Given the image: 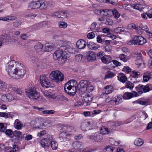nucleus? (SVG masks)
<instances>
[{"label":"nucleus","instance_id":"obj_21","mask_svg":"<svg viewBox=\"0 0 152 152\" xmlns=\"http://www.w3.org/2000/svg\"><path fill=\"white\" fill-rule=\"evenodd\" d=\"M88 47L91 50H95L98 49L99 47L98 45L94 43L93 42H89L87 45Z\"/></svg>","mask_w":152,"mask_h":152},{"label":"nucleus","instance_id":"obj_46","mask_svg":"<svg viewBox=\"0 0 152 152\" xmlns=\"http://www.w3.org/2000/svg\"><path fill=\"white\" fill-rule=\"evenodd\" d=\"M50 145L53 150H56L57 148L58 144L55 141L53 140L52 143H51Z\"/></svg>","mask_w":152,"mask_h":152},{"label":"nucleus","instance_id":"obj_34","mask_svg":"<svg viewBox=\"0 0 152 152\" xmlns=\"http://www.w3.org/2000/svg\"><path fill=\"white\" fill-rule=\"evenodd\" d=\"M39 8L41 10H44L47 7V5L46 3L40 1V4H39Z\"/></svg>","mask_w":152,"mask_h":152},{"label":"nucleus","instance_id":"obj_31","mask_svg":"<svg viewBox=\"0 0 152 152\" xmlns=\"http://www.w3.org/2000/svg\"><path fill=\"white\" fill-rule=\"evenodd\" d=\"M134 145L137 146H140L143 143L142 140L140 138L136 139L134 142Z\"/></svg>","mask_w":152,"mask_h":152},{"label":"nucleus","instance_id":"obj_24","mask_svg":"<svg viewBox=\"0 0 152 152\" xmlns=\"http://www.w3.org/2000/svg\"><path fill=\"white\" fill-rule=\"evenodd\" d=\"M139 58H137L136 62V64L138 66V67L139 66H144V63L143 62L141 58V53H139Z\"/></svg>","mask_w":152,"mask_h":152},{"label":"nucleus","instance_id":"obj_2","mask_svg":"<svg viewBox=\"0 0 152 152\" xmlns=\"http://www.w3.org/2000/svg\"><path fill=\"white\" fill-rule=\"evenodd\" d=\"M76 83V82L75 80L69 81L64 85V88L65 92L69 95L74 96L77 90L76 86H75Z\"/></svg>","mask_w":152,"mask_h":152},{"label":"nucleus","instance_id":"obj_45","mask_svg":"<svg viewBox=\"0 0 152 152\" xmlns=\"http://www.w3.org/2000/svg\"><path fill=\"white\" fill-rule=\"evenodd\" d=\"M105 3L111 4L113 5L117 4L118 3V0H106Z\"/></svg>","mask_w":152,"mask_h":152},{"label":"nucleus","instance_id":"obj_11","mask_svg":"<svg viewBox=\"0 0 152 152\" xmlns=\"http://www.w3.org/2000/svg\"><path fill=\"white\" fill-rule=\"evenodd\" d=\"M85 55L86 58L88 61H94L96 60V54L93 52H86Z\"/></svg>","mask_w":152,"mask_h":152},{"label":"nucleus","instance_id":"obj_14","mask_svg":"<svg viewBox=\"0 0 152 152\" xmlns=\"http://www.w3.org/2000/svg\"><path fill=\"white\" fill-rule=\"evenodd\" d=\"M123 98L121 96L118 95L115 97L112 98L113 104L114 105H116L121 103L122 102Z\"/></svg>","mask_w":152,"mask_h":152},{"label":"nucleus","instance_id":"obj_50","mask_svg":"<svg viewBox=\"0 0 152 152\" xmlns=\"http://www.w3.org/2000/svg\"><path fill=\"white\" fill-rule=\"evenodd\" d=\"M21 24V22L17 20L13 22V26L15 28L19 27Z\"/></svg>","mask_w":152,"mask_h":152},{"label":"nucleus","instance_id":"obj_63","mask_svg":"<svg viewBox=\"0 0 152 152\" xmlns=\"http://www.w3.org/2000/svg\"><path fill=\"white\" fill-rule=\"evenodd\" d=\"M105 50L106 52H110L112 50V48L110 46H109L108 45H106L105 48Z\"/></svg>","mask_w":152,"mask_h":152},{"label":"nucleus","instance_id":"obj_56","mask_svg":"<svg viewBox=\"0 0 152 152\" xmlns=\"http://www.w3.org/2000/svg\"><path fill=\"white\" fill-rule=\"evenodd\" d=\"M112 12L115 18H118L120 15V14L116 10H113Z\"/></svg>","mask_w":152,"mask_h":152},{"label":"nucleus","instance_id":"obj_42","mask_svg":"<svg viewBox=\"0 0 152 152\" xmlns=\"http://www.w3.org/2000/svg\"><path fill=\"white\" fill-rule=\"evenodd\" d=\"M131 75L133 77H138L140 75V73L138 72H136L135 71H132L131 72Z\"/></svg>","mask_w":152,"mask_h":152},{"label":"nucleus","instance_id":"obj_35","mask_svg":"<svg viewBox=\"0 0 152 152\" xmlns=\"http://www.w3.org/2000/svg\"><path fill=\"white\" fill-rule=\"evenodd\" d=\"M66 136V134H65L64 132H61V133L60 134L59 136L60 142H62L65 140Z\"/></svg>","mask_w":152,"mask_h":152},{"label":"nucleus","instance_id":"obj_41","mask_svg":"<svg viewBox=\"0 0 152 152\" xmlns=\"http://www.w3.org/2000/svg\"><path fill=\"white\" fill-rule=\"evenodd\" d=\"M114 31L117 33L119 34L122 32H125L126 31L124 28H121V27H118L115 28L114 29Z\"/></svg>","mask_w":152,"mask_h":152},{"label":"nucleus","instance_id":"obj_53","mask_svg":"<svg viewBox=\"0 0 152 152\" xmlns=\"http://www.w3.org/2000/svg\"><path fill=\"white\" fill-rule=\"evenodd\" d=\"M22 134V133L20 131H15L13 132L14 135L16 137H19Z\"/></svg>","mask_w":152,"mask_h":152},{"label":"nucleus","instance_id":"obj_27","mask_svg":"<svg viewBox=\"0 0 152 152\" xmlns=\"http://www.w3.org/2000/svg\"><path fill=\"white\" fill-rule=\"evenodd\" d=\"M15 127L17 129L20 130L22 129V124L20 122V121L18 119H16L14 123Z\"/></svg>","mask_w":152,"mask_h":152},{"label":"nucleus","instance_id":"obj_40","mask_svg":"<svg viewBox=\"0 0 152 152\" xmlns=\"http://www.w3.org/2000/svg\"><path fill=\"white\" fill-rule=\"evenodd\" d=\"M134 86V84L131 82L127 81L126 83V87L128 88H129L131 90L132 89Z\"/></svg>","mask_w":152,"mask_h":152},{"label":"nucleus","instance_id":"obj_12","mask_svg":"<svg viewBox=\"0 0 152 152\" xmlns=\"http://www.w3.org/2000/svg\"><path fill=\"white\" fill-rule=\"evenodd\" d=\"M14 99V98L12 95L10 94L3 95L1 97V100L6 102H11Z\"/></svg>","mask_w":152,"mask_h":152},{"label":"nucleus","instance_id":"obj_3","mask_svg":"<svg viewBox=\"0 0 152 152\" xmlns=\"http://www.w3.org/2000/svg\"><path fill=\"white\" fill-rule=\"evenodd\" d=\"M25 92L27 96L29 99L33 100L38 99L40 94L34 86H31L25 89Z\"/></svg>","mask_w":152,"mask_h":152},{"label":"nucleus","instance_id":"obj_19","mask_svg":"<svg viewBox=\"0 0 152 152\" xmlns=\"http://www.w3.org/2000/svg\"><path fill=\"white\" fill-rule=\"evenodd\" d=\"M86 44V42L83 39H80L78 40L76 43L77 47L79 49L84 48Z\"/></svg>","mask_w":152,"mask_h":152},{"label":"nucleus","instance_id":"obj_38","mask_svg":"<svg viewBox=\"0 0 152 152\" xmlns=\"http://www.w3.org/2000/svg\"><path fill=\"white\" fill-rule=\"evenodd\" d=\"M86 88V90L88 92H91L93 91L94 87V86L91 84L89 82V84L88 85V86H87Z\"/></svg>","mask_w":152,"mask_h":152},{"label":"nucleus","instance_id":"obj_36","mask_svg":"<svg viewBox=\"0 0 152 152\" xmlns=\"http://www.w3.org/2000/svg\"><path fill=\"white\" fill-rule=\"evenodd\" d=\"M136 91L139 94H141L143 93V88L142 85H139L135 88Z\"/></svg>","mask_w":152,"mask_h":152},{"label":"nucleus","instance_id":"obj_62","mask_svg":"<svg viewBox=\"0 0 152 152\" xmlns=\"http://www.w3.org/2000/svg\"><path fill=\"white\" fill-rule=\"evenodd\" d=\"M97 56L98 58H100L101 59L104 56V53L101 52L97 53Z\"/></svg>","mask_w":152,"mask_h":152},{"label":"nucleus","instance_id":"obj_25","mask_svg":"<svg viewBox=\"0 0 152 152\" xmlns=\"http://www.w3.org/2000/svg\"><path fill=\"white\" fill-rule=\"evenodd\" d=\"M54 48V46L52 44H46L44 47V50L45 51H51L53 50Z\"/></svg>","mask_w":152,"mask_h":152},{"label":"nucleus","instance_id":"obj_23","mask_svg":"<svg viewBox=\"0 0 152 152\" xmlns=\"http://www.w3.org/2000/svg\"><path fill=\"white\" fill-rule=\"evenodd\" d=\"M143 88V91L144 93H147L152 90V84H148L145 86L142 85Z\"/></svg>","mask_w":152,"mask_h":152},{"label":"nucleus","instance_id":"obj_18","mask_svg":"<svg viewBox=\"0 0 152 152\" xmlns=\"http://www.w3.org/2000/svg\"><path fill=\"white\" fill-rule=\"evenodd\" d=\"M89 83V82L86 80H80L77 85V87L79 89L86 88Z\"/></svg>","mask_w":152,"mask_h":152},{"label":"nucleus","instance_id":"obj_43","mask_svg":"<svg viewBox=\"0 0 152 152\" xmlns=\"http://www.w3.org/2000/svg\"><path fill=\"white\" fill-rule=\"evenodd\" d=\"M75 130L74 128L72 126H68L67 130H66V131L67 132H66V134H67V135L68 134H70V133L74 131Z\"/></svg>","mask_w":152,"mask_h":152},{"label":"nucleus","instance_id":"obj_52","mask_svg":"<svg viewBox=\"0 0 152 152\" xmlns=\"http://www.w3.org/2000/svg\"><path fill=\"white\" fill-rule=\"evenodd\" d=\"M43 124L44 126H45V129L49 127L51 125L50 121L48 120L45 121Z\"/></svg>","mask_w":152,"mask_h":152},{"label":"nucleus","instance_id":"obj_59","mask_svg":"<svg viewBox=\"0 0 152 152\" xmlns=\"http://www.w3.org/2000/svg\"><path fill=\"white\" fill-rule=\"evenodd\" d=\"M95 37V34L93 32L89 33L87 36V37L89 39L94 38Z\"/></svg>","mask_w":152,"mask_h":152},{"label":"nucleus","instance_id":"obj_1","mask_svg":"<svg viewBox=\"0 0 152 152\" xmlns=\"http://www.w3.org/2000/svg\"><path fill=\"white\" fill-rule=\"evenodd\" d=\"M6 70L8 75L14 79H21L26 73L23 64L15 60H12L7 64Z\"/></svg>","mask_w":152,"mask_h":152},{"label":"nucleus","instance_id":"obj_51","mask_svg":"<svg viewBox=\"0 0 152 152\" xmlns=\"http://www.w3.org/2000/svg\"><path fill=\"white\" fill-rule=\"evenodd\" d=\"M113 23V21L111 19L107 18L106 19L104 22V23L106 24L110 25H112Z\"/></svg>","mask_w":152,"mask_h":152},{"label":"nucleus","instance_id":"obj_33","mask_svg":"<svg viewBox=\"0 0 152 152\" xmlns=\"http://www.w3.org/2000/svg\"><path fill=\"white\" fill-rule=\"evenodd\" d=\"M115 74L113 72L111 71H108L106 73L105 79L112 78L115 76Z\"/></svg>","mask_w":152,"mask_h":152},{"label":"nucleus","instance_id":"obj_37","mask_svg":"<svg viewBox=\"0 0 152 152\" xmlns=\"http://www.w3.org/2000/svg\"><path fill=\"white\" fill-rule=\"evenodd\" d=\"M123 97L125 99H130L132 97V94L131 93L126 92L124 94Z\"/></svg>","mask_w":152,"mask_h":152},{"label":"nucleus","instance_id":"obj_64","mask_svg":"<svg viewBox=\"0 0 152 152\" xmlns=\"http://www.w3.org/2000/svg\"><path fill=\"white\" fill-rule=\"evenodd\" d=\"M5 132L8 136L11 135L12 133V132L11 129L6 130Z\"/></svg>","mask_w":152,"mask_h":152},{"label":"nucleus","instance_id":"obj_28","mask_svg":"<svg viewBox=\"0 0 152 152\" xmlns=\"http://www.w3.org/2000/svg\"><path fill=\"white\" fill-rule=\"evenodd\" d=\"M43 45L40 42H38L34 46V48L37 52L41 51L42 49Z\"/></svg>","mask_w":152,"mask_h":152},{"label":"nucleus","instance_id":"obj_49","mask_svg":"<svg viewBox=\"0 0 152 152\" xmlns=\"http://www.w3.org/2000/svg\"><path fill=\"white\" fill-rule=\"evenodd\" d=\"M68 126L66 125H61L60 126V130L61 131V132H64L65 134H66L67 132L66 130Z\"/></svg>","mask_w":152,"mask_h":152},{"label":"nucleus","instance_id":"obj_16","mask_svg":"<svg viewBox=\"0 0 152 152\" xmlns=\"http://www.w3.org/2000/svg\"><path fill=\"white\" fill-rule=\"evenodd\" d=\"M40 4V1H32L28 4V7L31 9H38Z\"/></svg>","mask_w":152,"mask_h":152},{"label":"nucleus","instance_id":"obj_44","mask_svg":"<svg viewBox=\"0 0 152 152\" xmlns=\"http://www.w3.org/2000/svg\"><path fill=\"white\" fill-rule=\"evenodd\" d=\"M113 149L112 147L109 145L106 147L103 150L104 152H113Z\"/></svg>","mask_w":152,"mask_h":152},{"label":"nucleus","instance_id":"obj_55","mask_svg":"<svg viewBox=\"0 0 152 152\" xmlns=\"http://www.w3.org/2000/svg\"><path fill=\"white\" fill-rule=\"evenodd\" d=\"M83 55L81 54L77 55L75 56V59L77 61H80L82 58Z\"/></svg>","mask_w":152,"mask_h":152},{"label":"nucleus","instance_id":"obj_54","mask_svg":"<svg viewBox=\"0 0 152 152\" xmlns=\"http://www.w3.org/2000/svg\"><path fill=\"white\" fill-rule=\"evenodd\" d=\"M141 5L139 4H134L133 6V8L136 10H137L140 11L142 10Z\"/></svg>","mask_w":152,"mask_h":152},{"label":"nucleus","instance_id":"obj_9","mask_svg":"<svg viewBox=\"0 0 152 152\" xmlns=\"http://www.w3.org/2000/svg\"><path fill=\"white\" fill-rule=\"evenodd\" d=\"M40 82L42 86L46 88H49L50 86V81L47 77L45 76H40Z\"/></svg>","mask_w":152,"mask_h":152},{"label":"nucleus","instance_id":"obj_61","mask_svg":"<svg viewBox=\"0 0 152 152\" xmlns=\"http://www.w3.org/2000/svg\"><path fill=\"white\" fill-rule=\"evenodd\" d=\"M119 58L121 60L123 61L124 62L126 61L127 60L125 57V55L124 54H121L120 55Z\"/></svg>","mask_w":152,"mask_h":152},{"label":"nucleus","instance_id":"obj_13","mask_svg":"<svg viewBox=\"0 0 152 152\" xmlns=\"http://www.w3.org/2000/svg\"><path fill=\"white\" fill-rule=\"evenodd\" d=\"M52 16L54 17L64 18L67 16V13L65 11L55 12L52 14Z\"/></svg>","mask_w":152,"mask_h":152},{"label":"nucleus","instance_id":"obj_57","mask_svg":"<svg viewBox=\"0 0 152 152\" xmlns=\"http://www.w3.org/2000/svg\"><path fill=\"white\" fill-rule=\"evenodd\" d=\"M0 117L7 118L8 117V115L7 113L5 112H0Z\"/></svg>","mask_w":152,"mask_h":152},{"label":"nucleus","instance_id":"obj_29","mask_svg":"<svg viewBox=\"0 0 152 152\" xmlns=\"http://www.w3.org/2000/svg\"><path fill=\"white\" fill-rule=\"evenodd\" d=\"M83 98L85 102L86 103H89V102H90L92 101V97L88 94H87L83 96Z\"/></svg>","mask_w":152,"mask_h":152},{"label":"nucleus","instance_id":"obj_48","mask_svg":"<svg viewBox=\"0 0 152 152\" xmlns=\"http://www.w3.org/2000/svg\"><path fill=\"white\" fill-rule=\"evenodd\" d=\"M38 124L37 125V126H36V128L41 129H45V126H44L43 123H38Z\"/></svg>","mask_w":152,"mask_h":152},{"label":"nucleus","instance_id":"obj_22","mask_svg":"<svg viewBox=\"0 0 152 152\" xmlns=\"http://www.w3.org/2000/svg\"><path fill=\"white\" fill-rule=\"evenodd\" d=\"M43 95L45 97L49 98L55 99L56 98L55 95L50 92L47 91H43L42 92Z\"/></svg>","mask_w":152,"mask_h":152},{"label":"nucleus","instance_id":"obj_4","mask_svg":"<svg viewBox=\"0 0 152 152\" xmlns=\"http://www.w3.org/2000/svg\"><path fill=\"white\" fill-rule=\"evenodd\" d=\"M67 50L66 47L65 46L61 47L58 50H57L53 55V58L55 60L58 59L66 60L67 56H66L65 53Z\"/></svg>","mask_w":152,"mask_h":152},{"label":"nucleus","instance_id":"obj_32","mask_svg":"<svg viewBox=\"0 0 152 152\" xmlns=\"http://www.w3.org/2000/svg\"><path fill=\"white\" fill-rule=\"evenodd\" d=\"M100 131V133H101L103 135L109 134L111 132L110 131L105 127H102L101 128Z\"/></svg>","mask_w":152,"mask_h":152},{"label":"nucleus","instance_id":"obj_17","mask_svg":"<svg viewBox=\"0 0 152 152\" xmlns=\"http://www.w3.org/2000/svg\"><path fill=\"white\" fill-rule=\"evenodd\" d=\"M113 87L111 85H107L104 88V92H103L102 94V96L104 95L107 94L111 93L113 90Z\"/></svg>","mask_w":152,"mask_h":152},{"label":"nucleus","instance_id":"obj_39","mask_svg":"<svg viewBox=\"0 0 152 152\" xmlns=\"http://www.w3.org/2000/svg\"><path fill=\"white\" fill-rule=\"evenodd\" d=\"M58 25L60 28H64L67 27V24L65 22L61 21L59 22Z\"/></svg>","mask_w":152,"mask_h":152},{"label":"nucleus","instance_id":"obj_60","mask_svg":"<svg viewBox=\"0 0 152 152\" xmlns=\"http://www.w3.org/2000/svg\"><path fill=\"white\" fill-rule=\"evenodd\" d=\"M136 30L137 31V32L139 34H142V29L141 27L140 26L136 27L135 28Z\"/></svg>","mask_w":152,"mask_h":152},{"label":"nucleus","instance_id":"obj_8","mask_svg":"<svg viewBox=\"0 0 152 152\" xmlns=\"http://www.w3.org/2000/svg\"><path fill=\"white\" fill-rule=\"evenodd\" d=\"M103 138V135L99 132L93 133L90 136V138L96 142H99L102 140Z\"/></svg>","mask_w":152,"mask_h":152},{"label":"nucleus","instance_id":"obj_47","mask_svg":"<svg viewBox=\"0 0 152 152\" xmlns=\"http://www.w3.org/2000/svg\"><path fill=\"white\" fill-rule=\"evenodd\" d=\"M55 111L53 110H45L42 111V113L44 114H52L54 113Z\"/></svg>","mask_w":152,"mask_h":152},{"label":"nucleus","instance_id":"obj_20","mask_svg":"<svg viewBox=\"0 0 152 152\" xmlns=\"http://www.w3.org/2000/svg\"><path fill=\"white\" fill-rule=\"evenodd\" d=\"M82 144L81 142L75 141L73 142L72 144V148L75 150H79L81 149V145Z\"/></svg>","mask_w":152,"mask_h":152},{"label":"nucleus","instance_id":"obj_15","mask_svg":"<svg viewBox=\"0 0 152 152\" xmlns=\"http://www.w3.org/2000/svg\"><path fill=\"white\" fill-rule=\"evenodd\" d=\"M143 78L144 82H148L150 79L152 78V72L148 71L144 72Z\"/></svg>","mask_w":152,"mask_h":152},{"label":"nucleus","instance_id":"obj_26","mask_svg":"<svg viewBox=\"0 0 152 152\" xmlns=\"http://www.w3.org/2000/svg\"><path fill=\"white\" fill-rule=\"evenodd\" d=\"M117 77L118 80L123 83H125L127 80L126 76L122 73L119 74L117 76Z\"/></svg>","mask_w":152,"mask_h":152},{"label":"nucleus","instance_id":"obj_5","mask_svg":"<svg viewBox=\"0 0 152 152\" xmlns=\"http://www.w3.org/2000/svg\"><path fill=\"white\" fill-rule=\"evenodd\" d=\"M146 39L142 37L139 36L134 37L128 42V44L131 45H142L146 42Z\"/></svg>","mask_w":152,"mask_h":152},{"label":"nucleus","instance_id":"obj_30","mask_svg":"<svg viewBox=\"0 0 152 152\" xmlns=\"http://www.w3.org/2000/svg\"><path fill=\"white\" fill-rule=\"evenodd\" d=\"M16 18L15 16H8L4 17V21L10 22L15 20Z\"/></svg>","mask_w":152,"mask_h":152},{"label":"nucleus","instance_id":"obj_58","mask_svg":"<svg viewBox=\"0 0 152 152\" xmlns=\"http://www.w3.org/2000/svg\"><path fill=\"white\" fill-rule=\"evenodd\" d=\"M37 124H38V123L36 122V121L34 120L31 121L30 122L31 126H32V127L35 128Z\"/></svg>","mask_w":152,"mask_h":152},{"label":"nucleus","instance_id":"obj_6","mask_svg":"<svg viewBox=\"0 0 152 152\" xmlns=\"http://www.w3.org/2000/svg\"><path fill=\"white\" fill-rule=\"evenodd\" d=\"M50 76L52 80L57 82H60L64 80L63 74L58 70L52 71Z\"/></svg>","mask_w":152,"mask_h":152},{"label":"nucleus","instance_id":"obj_7","mask_svg":"<svg viewBox=\"0 0 152 152\" xmlns=\"http://www.w3.org/2000/svg\"><path fill=\"white\" fill-rule=\"evenodd\" d=\"M94 126L93 121H83L81 124V128L83 131L92 129Z\"/></svg>","mask_w":152,"mask_h":152},{"label":"nucleus","instance_id":"obj_10","mask_svg":"<svg viewBox=\"0 0 152 152\" xmlns=\"http://www.w3.org/2000/svg\"><path fill=\"white\" fill-rule=\"evenodd\" d=\"M53 140V138L52 137L48 138L43 139L41 141V144L42 146L45 148V146L49 147Z\"/></svg>","mask_w":152,"mask_h":152}]
</instances>
